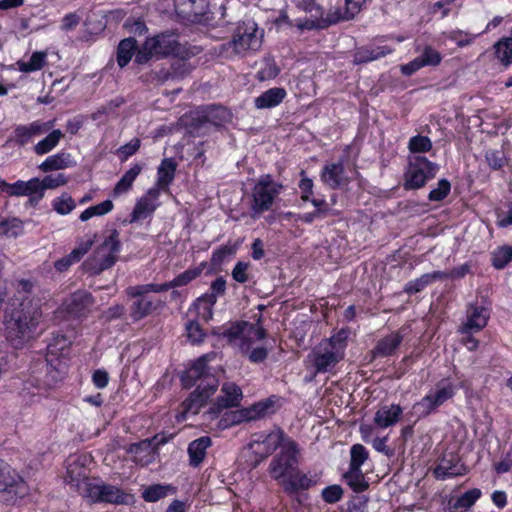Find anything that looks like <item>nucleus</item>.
Returning a JSON list of instances; mask_svg holds the SVG:
<instances>
[{
	"instance_id": "1",
	"label": "nucleus",
	"mask_w": 512,
	"mask_h": 512,
	"mask_svg": "<svg viewBox=\"0 0 512 512\" xmlns=\"http://www.w3.org/2000/svg\"><path fill=\"white\" fill-rule=\"evenodd\" d=\"M42 312L39 305L19 292L4 315V332L15 347L31 339L40 323Z\"/></svg>"
},
{
	"instance_id": "2",
	"label": "nucleus",
	"mask_w": 512,
	"mask_h": 512,
	"mask_svg": "<svg viewBox=\"0 0 512 512\" xmlns=\"http://www.w3.org/2000/svg\"><path fill=\"white\" fill-rule=\"evenodd\" d=\"M215 334L227 339L230 345L236 347L252 363H262L268 356V349L263 344L266 331L260 324V317L256 323H231L219 328Z\"/></svg>"
},
{
	"instance_id": "3",
	"label": "nucleus",
	"mask_w": 512,
	"mask_h": 512,
	"mask_svg": "<svg viewBox=\"0 0 512 512\" xmlns=\"http://www.w3.org/2000/svg\"><path fill=\"white\" fill-rule=\"evenodd\" d=\"M347 333L344 330L323 339L315 346L308 360L315 368V373L331 372L337 364L344 358L346 349Z\"/></svg>"
},
{
	"instance_id": "4",
	"label": "nucleus",
	"mask_w": 512,
	"mask_h": 512,
	"mask_svg": "<svg viewBox=\"0 0 512 512\" xmlns=\"http://www.w3.org/2000/svg\"><path fill=\"white\" fill-rule=\"evenodd\" d=\"M72 486H75L80 494L88 498L92 502H106L112 504H126L129 495L124 493L120 488L110 484L95 483L87 477L78 475L74 478L72 471H67Z\"/></svg>"
},
{
	"instance_id": "5",
	"label": "nucleus",
	"mask_w": 512,
	"mask_h": 512,
	"mask_svg": "<svg viewBox=\"0 0 512 512\" xmlns=\"http://www.w3.org/2000/svg\"><path fill=\"white\" fill-rule=\"evenodd\" d=\"M284 185L276 181L272 175H261L251 191L250 212L253 218L260 217L271 210L276 199L282 193Z\"/></svg>"
},
{
	"instance_id": "6",
	"label": "nucleus",
	"mask_w": 512,
	"mask_h": 512,
	"mask_svg": "<svg viewBox=\"0 0 512 512\" xmlns=\"http://www.w3.org/2000/svg\"><path fill=\"white\" fill-rule=\"evenodd\" d=\"M456 386L449 378L439 380L434 387L413 406L415 414L419 418L433 413L438 407L452 399L456 394Z\"/></svg>"
},
{
	"instance_id": "7",
	"label": "nucleus",
	"mask_w": 512,
	"mask_h": 512,
	"mask_svg": "<svg viewBox=\"0 0 512 512\" xmlns=\"http://www.w3.org/2000/svg\"><path fill=\"white\" fill-rule=\"evenodd\" d=\"M70 341L64 335H57L48 344L47 362V385H53L60 381L67 373V359L64 351L69 347Z\"/></svg>"
},
{
	"instance_id": "8",
	"label": "nucleus",
	"mask_w": 512,
	"mask_h": 512,
	"mask_svg": "<svg viewBox=\"0 0 512 512\" xmlns=\"http://www.w3.org/2000/svg\"><path fill=\"white\" fill-rule=\"evenodd\" d=\"M298 454V444L294 440H286L280 452L271 460L268 467L269 474L280 485L297 466Z\"/></svg>"
},
{
	"instance_id": "9",
	"label": "nucleus",
	"mask_w": 512,
	"mask_h": 512,
	"mask_svg": "<svg viewBox=\"0 0 512 512\" xmlns=\"http://www.w3.org/2000/svg\"><path fill=\"white\" fill-rule=\"evenodd\" d=\"M120 248L119 232L114 229L98 247L94 258L86 263L88 270L93 274H99L112 267L117 260V254L120 252Z\"/></svg>"
},
{
	"instance_id": "10",
	"label": "nucleus",
	"mask_w": 512,
	"mask_h": 512,
	"mask_svg": "<svg viewBox=\"0 0 512 512\" xmlns=\"http://www.w3.org/2000/svg\"><path fill=\"white\" fill-rule=\"evenodd\" d=\"M439 166L426 157L412 155L409 157V166L405 174L404 187L406 189H419L423 187L429 179L435 177Z\"/></svg>"
},
{
	"instance_id": "11",
	"label": "nucleus",
	"mask_w": 512,
	"mask_h": 512,
	"mask_svg": "<svg viewBox=\"0 0 512 512\" xmlns=\"http://www.w3.org/2000/svg\"><path fill=\"white\" fill-rule=\"evenodd\" d=\"M28 493V486L21 476L0 460V500L14 502Z\"/></svg>"
},
{
	"instance_id": "12",
	"label": "nucleus",
	"mask_w": 512,
	"mask_h": 512,
	"mask_svg": "<svg viewBox=\"0 0 512 512\" xmlns=\"http://www.w3.org/2000/svg\"><path fill=\"white\" fill-rule=\"evenodd\" d=\"M286 440L292 439L288 437L281 428L274 427L268 431L254 433L251 437L249 447L256 455L260 456L261 459H265L278 447L282 448Z\"/></svg>"
},
{
	"instance_id": "13",
	"label": "nucleus",
	"mask_w": 512,
	"mask_h": 512,
	"mask_svg": "<svg viewBox=\"0 0 512 512\" xmlns=\"http://www.w3.org/2000/svg\"><path fill=\"white\" fill-rule=\"evenodd\" d=\"M167 442L168 438L166 436L157 434L152 438L131 444L127 452L136 464L148 466L156 461L159 457V447Z\"/></svg>"
},
{
	"instance_id": "14",
	"label": "nucleus",
	"mask_w": 512,
	"mask_h": 512,
	"mask_svg": "<svg viewBox=\"0 0 512 512\" xmlns=\"http://www.w3.org/2000/svg\"><path fill=\"white\" fill-rule=\"evenodd\" d=\"M144 286H147V284L130 286L126 289L128 296L137 298L131 306V317L134 320L143 319L158 309L162 304L161 300L148 295L150 293H160L161 291H142L140 288Z\"/></svg>"
},
{
	"instance_id": "15",
	"label": "nucleus",
	"mask_w": 512,
	"mask_h": 512,
	"mask_svg": "<svg viewBox=\"0 0 512 512\" xmlns=\"http://www.w3.org/2000/svg\"><path fill=\"white\" fill-rule=\"evenodd\" d=\"M261 42L257 24L248 20L237 26L230 44L236 53L241 54L257 50L261 46Z\"/></svg>"
},
{
	"instance_id": "16",
	"label": "nucleus",
	"mask_w": 512,
	"mask_h": 512,
	"mask_svg": "<svg viewBox=\"0 0 512 512\" xmlns=\"http://www.w3.org/2000/svg\"><path fill=\"white\" fill-rule=\"evenodd\" d=\"M219 385V382L215 376H208L206 378V385L199 383L194 392L185 399L182 406L181 418L185 419L187 415H195L199 412L201 407L207 402V400L215 393Z\"/></svg>"
},
{
	"instance_id": "17",
	"label": "nucleus",
	"mask_w": 512,
	"mask_h": 512,
	"mask_svg": "<svg viewBox=\"0 0 512 512\" xmlns=\"http://www.w3.org/2000/svg\"><path fill=\"white\" fill-rule=\"evenodd\" d=\"M160 195L161 194L157 192V189L149 188L145 194L137 199L130 214V219L125 220L124 222L132 224L151 217L161 205L159 200Z\"/></svg>"
},
{
	"instance_id": "18",
	"label": "nucleus",
	"mask_w": 512,
	"mask_h": 512,
	"mask_svg": "<svg viewBox=\"0 0 512 512\" xmlns=\"http://www.w3.org/2000/svg\"><path fill=\"white\" fill-rule=\"evenodd\" d=\"M490 313L479 304H470L466 310V321L459 327V332L470 335L481 331L488 323Z\"/></svg>"
},
{
	"instance_id": "19",
	"label": "nucleus",
	"mask_w": 512,
	"mask_h": 512,
	"mask_svg": "<svg viewBox=\"0 0 512 512\" xmlns=\"http://www.w3.org/2000/svg\"><path fill=\"white\" fill-rule=\"evenodd\" d=\"M365 2L366 0H344L343 7H333L325 16L323 15L321 27L354 18L361 11Z\"/></svg>"
},
{
	"instance_id": "20",
	"label": "nucleus",
	"mask_w": 512,
	"mask_h": 512,
	"mask_svg": "<svg viewBox=\"0 0 512 512\" xmlns=\"http://www.w3.org/2000/svg\"><path fill=\"white\" fill-rule=\"evenodd\" d=\"M433 473L437 479L445 480L467 474L468 468L457 455L449 453L439 460Z\"/></svg>"
},
{
	"instance_id": "21",
	"label": "nucleus",
	"mask_w": 512,
	"mask_h": 512,
	"mask_svg": "<svg viewBox=\"0 0 512 512\" xmlns=\"http://www.w3.org/2000/svg\"><path fill=\"white\" fill-rule=\"evenodd\" d=\"M54 126V121L36 120L28 125H19L14 129L15 141L24 146L32 141L35 137L47 134Z\"/></svg>"
},
{
	"instance_id": "22",
	"label": "nucleus",
	"mask_w": 512,
	"mask_h": 512,
	"mask_svg": "<svg viewBox=\"0 0 512 512\" xmlns=\"http://www.w3.org/2000/svg\"><path fill=\"white\" fill-rule=\"evenodd\" d=\"M205 267V263H201L199 266L190 268L176 276L173 280L163 283V284H156V283H148L147 286H144L143 288H140L142 291H168L169 289L175 288V287H181L186 286L193 280H195L197 277H199L202 274V271Z\"/></svg>"
},
{
	"instance_id": "23",
	"label": "nucleus",
	"mask_w": 512,
	"mask_h": 512,
	"mask_svg": "<svg viewBox=\"0 0 512 512\" xmlns=\"http://www.w3.org/2000/svg\"><path fill=\"white\" fill-rule=\"evenodd\" d=\"M215 356V353H208L199 357L186 371V374L183 378L185 385L197 386L199 383L206 385V378L208 376H214L209 372L207 363L214 359Z\"/></svg>"
},
{
	"instance_id": "24",
	"label": "nucleus",
	"mask_w": 512,
	"mask_h": 512,
	"mask_svg": "<svg viewBox=\"0 0 512 512\" xmlns=\"http://www.w3.org/2000/svg\"><path fill=\"white\" fill-rule=\"evenodd\" d=\"M178 46L179 44L172 34H160L145 41V49L160 57L176 54Z\"/></svg>"
},
{
	"instance_id": "25",
	"label": "nucleus",
	"mask_w": 512,
	"mask_h": 512,
	"mask_svg": "<svg viewBox=\"0 0 512 512\" xmlns=\"http://www.w3.org/2000/svg\"><path fill=\"white\" fill-rule=\"evenodd\" d=\"M321 180L331 189L347 186L350 178L346 175L343 162L326 164L321 171Z\"/></svg>"
},
{
	"instance_id": "26",
	"label": "nucleus",
	"mask_w": 512,
	"mask_h": 512,
	"mask_svg": "<svg viewBox=\"0 0 512 512\" xmlns=\"http://www.w3.org/2000/svg\"><path fill=\"white\" fill-rule=\"evenodd\" d=\"M176 167L177 165L173 158L163 159L157 169L156 182L150 188L157 189V192L160 194L169 191V186L175 177Z\"/></svg>"
},
{
	"instance_id": "27",
	"label": "nucleus",
	"mask_w": 512,
	"mask_h": 512,
	"mask_svg": "<svg viewBox=\"0 0 512 512\" xmlns=\"http://www.w3.org/2000/svg\"><path fill=\"white\" fill-rule=\"evenodd\" d=\"M94 303L92 295L87 291H76L73 293L66 304L69 314L74 317L85 316Z\"/></svg>"
},
{
	"instance_id": "28",
	"label": "nucleus",
	"mask_w": 512,
	"mask_h": 512,
	"mask_svg": "<svg viewBox=\"0 0 512 512\" xmlns=\"http://www.w3.org/2000/svg\"><path fill=\"white\" fill-rule=\"evenodd\" d=\"M402 413L403 409L398 404L382 405L375 413L374 424L381 429L394 426Z\"/></svg>"
},
{
	"instance_id": "29",
	"label": "nucleus",
	"mask_w": 512,
	"mask_h": 512,
	"mask_svg": "<svg viewBox=\"0 0 512 512\" xmlns=\"http://www.w3.org/2000/svg\"><path fill=\"white\" fill-rule=\"evenodd\" d=\"M296 7L310 15V19L306 20L304 24L299 27L312 29L321 27V20H323V9L315 3V0H294Z\"/></svg>"
},
{
	"instance_id": "30",
	"label": "nucleus",
	"mask_w": 512,
	"mask_h": 512,
	"mask_svg": "<svg viewBox=\"0 0 512 512\" xmlns=\"http://www.w3.org/2000/svg\"><path fill=\"white\" fill-rule=\"evenodd\" d=\"M242 399L241 388L232 382L222 385L221 395L217 397L216 406L218 410L238 406Z\"/></svg>"
},
{
	"instance_id": "31",
	"label": "nucleus",
	"mask_w": 512,
	"mask_h": 512,
	"mask_svg": "<svg viewBox=\"0 0 512 512\" xmlns=\"http://www.w3.org/2000/svg\"><path fill=\"white\" fill-rule=\"evenodd\" d=\"M393 51L394 49L387 45L362 46L355 51L353 61L355 64L367 63L385 57Z\"/></svg>"
},
{
	"instance_id": "32",
	"label": "nucleus",
	"mask_w": 512,
	"mask_h": 512,
	"mask_svg": "<svg viewBox=\"0 0 512 512\" xmlns=\"http://www.w3.org/2000/svg\"><path fill=\"white\" fill-rule=\"evenodd\" d=\"M403 338L404 328H401L398 331L390 333L389 335L381 338L377 342L373 350L374 354L382 357L392 355L403 341Z\"/></svg>"
},
{
	"instance_id": "33",
	"label": "nucleus",
	"mask_w": 512,
	"mask_h": 512,
	"mask_svg": "<svg viewBox=\"0 0 512 512\" xmlns=\"http://www.w3.org/2000/svg\"><path fill=\"white\" fill-rule=\"evenodd\" d=\"M76 165L72 155L68 152L61 151L54 155L48 156L40 165L39 169L43 172L54 170H62Z\"/></svg>"
},
{
	"instance_id": "34",
	"label": "nucleus",
	"mask_w": 512,
	"mask_h": 512,
	"mask_svg": "<svg viewBox=\"0 0 512 512\" xmlns=\"http://www.w3.org/2000/svg\"><path fill=\"white\" fill-rule=\"evenodd\" d=\"M211 445L212 440L209 436H202L193 440L187 449L189 464L193 467H198L205 459L207 449Z\"/></svg>"
},
{
	"instance_id": "35",
	"label": "nucleus",
	"mask_w": 512,
	"mask_h": 512,
	"mask_svg": "<svg viewBox=\"0 0 512 512\" xmlns=\"http://www.w3.org/2000/svg\"><path fill=\"white\" fill-rule=\"evenodd\" d=\"M315 483L316 482L307 474L300 471H293L284 481H282L281 486L286 493L293 494L300 490H307Z\"/></svg>"
},
{
	"instance_id": "36",
	"label": "nucleus",
	"mask_w": 512,
	"mask_h": 512,
	"mask_svg": "<svg viewBox=\"0 0 512 512\" xmlns=\"http://www.w3.org/2000/svg\"><path fill=\"white\" fill-rule=\"evenodd\" d=\"M284 88L274 87L266 90L255 98L254 104L257 109H270L278 106L286 97Z\"/></svg>"
},
{
	"instance_id": "37",
	"label": "nucleus",
	"mask_w": 512,
	"mask_h": 512,
	"mask_svg": "<svg viewBox=\"0 0 512 512\" xmlns=\"http://www.w3.org/2000/svg\"><path fill=\"white\" fill-rule=\"evenodd\" d=\"M445 276V271H433L423 274L419 278L407 282L404 287V292L409 295L421 292L435 281L443 280Z\"/></svg>"
},
{
	"instance_id": "38",
	"label": "nucleus",
	"mask_w": 512,
	"mask_h": 512,
	"mask_svg": "<svg viewBox=\"0 0 512 512\" xmlns=\"http://www.w3.org/2000/svg\"><path fill=\"white\" fill-rule=\"evenodd\" d=\"M478 35L479 34H472L461 29H452L450 31H444L439 35L438 44L444 45L446 43V39H449L458 47L464 48L473 44Z\"/></svg>"
},
{
	"instance_id": "39",
	"label": "nucleus",
	"mask_w": 512,
	"mask_h": 512,
	"mask_svg": "<svg viewBox=\"0 0 512 512\" xmlns=\"http://www.w3.org/2000/svg\"><path fill=\"white\" fill-rule=\"evenodd\" d=\"M143 169V165L136 163L129 170L125 172V174L120 178V180L116 183L113 189V196L118 197L123 195L131 190L134 181L139 176Z\"/></svg>"
},
{
	"instance_id": "40",
	"label": "nucleus",
	"mask_w": 512,
	"mask_h": 512,
	"mask_svg": "<svg viewBox=\"0 0 512 512\" xmlns=\"http://www.w3.org/2000/svg\"><path fill=\"white\" fill-rule=\"evenodd\" d=\"M495 58L504 67L512 64V37H502L493 45Z\"/></svg>"
},
{
	"instance_id": "41",
	"label": "nucleus",
	"mask_w": 512,
	"mask_h": 512,
	"mask_svg": "<svg viewBox=\"0 0 512 512\" xmlns=\"http://www.w3.org/2000/svg\"><path fill=\"white\" fill-rule=\"evenodd\" d=\"M47 55L45 51H35L28 61L19 60L16 62V66L23 73L39 71L47 64Z\"/></svg>"
},
{
	"instance_id": "42",
	"label": "nucleus",
	"mask_w": 512,
	"mask_h": 512,
	"mask_svg": "<svg viewBox=\"0 0 512 512\" xmlns=\"http://www.w3.org/2000/svg\"><path fill=\"white\" fill-rule=\"evenodd\" d=\"M64 133L60 129L50 130L48 135L40 140L33 148L35 154L45 155L58 146Z\"/></svg>"
},
{
	"instance_id": "43",
	"label": "nucleus",
	"mask_w": 512,
	"mask_h": 512,
	"mask_svg": "<svg viewBox=\"0 0 512 512\" xmlns=\"http://www.w3.org/2000/svg\"><path fill=\"white\" fill-rule=\"evenodd\" d=\"M137 49V42L134 38L129 37L120 41L117 48V63L119 67H125L132 59Z\"/></svg>"
},
{
	"instance_id": "44",
	"label": "nucleus",
	"mask_w": 512,
	"mask_h": 512,
	"mask_svg": "<svg viewBox=\"0 0 512 512\" xmlns=\"http://www.w3.org/2000/svg\"><path fill=\"white\" fill-rule=\"evenodd\" d=\"M343 477L354 492H363L368 488V482L365 480L361 468L349 467Z\"/></svg>"
},
{
	"instance_id": "45",
	"label": "nucleus",
	"mask_w": 512,
	"mask_h": 512,
	"mask_svg": "<svg viewBox=\"0 0 512 512\" xmlns=\"http://www.w3.org/2000/svg\"><path fill=\"white\" fill-rule=\"evenodd\" d=\"M173 491L174 489L171 485L154 484L143 490L142 497L147 502H157Z\"/></svg>"
},
{
	"instance_id": "46",
	"label": "nucleus",
	"mask_w": 512,
	"mask_h": 512,
	"mask_svg": "<svg viewBox=\"0 0 512 512\" xmlns=\"http://www.w3.org/2000/svg\"><path fill=\"white\" fill-rule=\"evenodd\" d=\"M51 206L59 215H68L76 208V202L70 194L64 192L52 200Z\"/></svg>"
},
{
	"instance_id": "47",
	"label": "nucleus",
	"mask_w": 512,
	"mask_h": 512,
	"mask_svg": "<svg viewBox=\"0 0 512 512\" xmlns=\"http://www.w3.org/2000/svg\"><path fill=\"white\" fill-rule=\"evenodd\" d=\"M114 204L111 200H105L97 205L88 207L79 216L80 221L86 222L92 217L103 216L111 212Z\"/></svg>"
},
{
	"instance_id": "48",
	"label": "nucleus",
	"mask_w": 512,
	"mask_h": 512,
	"mask_svg": "<svg viewBox=\"0 0 512 512\" xmlns=\"http://www.w3.org/2000/svg\"><path fill=\"white\" fill-rule=\"evenodd\" d=\"M511 260V246H502L492 252V265L496 269H503Z\"/></svg>"
},
{
	"instance_id": "49",
	"label": "nucleus",
	"mask_w": 512,
	"mask_h": 512,
	"mask_svg": "<svg viewBox=\"0 0 512 512\" xmlns=\"http://www.w3.org/2000/svg\"><path fill=\"white\" fill-rule=\"evenodd\" d=\"M23 232V225L22 222L17 219L13 218L11 220H5L0 222V235L12 238L17 237Z\"/></svg>"
},
{
	"instance_id": "50",
	"label": "nucleus",
	"mask_w": 512,
	"mask_h": 512,
	"mask_svg": "<svg viewBox=\"0 0 512 512\" xmlns=\"http://www.w3.org/2000/svg\"><path fill=\"white\" fill-rule=\"evenodd\" d=\"M408 148L413 155L425 153L431 150L432 142L427 136L417 135L410 138Z\"/></svg>"
},
{
	"instance_id": "51",
	"label": "nucleus",
	"mask_w": 512,
	"mask_h": 512,
	"mask_svg": "<svg viewBox=\"0 0 512 512\" xmlns=\"http://www.w3.org/2000/svg\"><path fill=\"white\" fill-rule=\"evenodd\" d=\"M482 496V491L479 488H473L466 491L456 499L457 506L469 510Z\"/></svg>"
},
{
	"instance_id": "52",
	"label": "nucleus",
	"mask_w": 512,
	"mask_h": 512,
	"mask_svg": "<svg viewBox=\"0 0 512 512\" xmlns=\"http://www.w3.org/2000/svg\"><path fill=\"white\" fill-rule=\"evenodd\" d=\"M423 67L438 66L442 61V55L431 46H425L422 53L418 56Z\"/></svg>"
},
{
	"instance_id": "53",
	"label": "nucleus",
	"mask_w": 512,
	"mask_h": 512,
	"mask_svg": "<svg viewBox=\"0 0 512 512\" xmlns=\"http://www.w3.org/2000/svg\"><path fill=\"white\" fill-rule=\"evenodd\" d=\"M367 459L368 452L363 445L355 444L351 447L349 467L361 468Z\"/></svg>"
},
{
	"instance_id": "54",
	"label": "nucleus",
	"mask_w": 512,
	"mask_h": 512,
	"mask_svg": "<svg viewBox=\"0 0 512 512\" xmlns=\"http://www.w3.org/2000/svg\"><path fill=\"white\" fill-rule=\"evenodd\" d=\"M26 196H31L32 201H39L43 198V185L39 178H32L25 181Z\"/></svg>"
},
{
	"instance_id": "55",
	"label": "nucleus",
	"mask_w": 512,
	"mask_h": 512,
	"mask_svg": "<svg viewBox=\"0 0 512 512\" xmlns=\"http://www.w3.org/2000/svg\"><path fill=\"white\" fill-rule=\"evenodd\" d=\"M186 332L187 337L192 344H200L206 336L200 324L196 321H189L186 324Z\"/></svg>"
},
{
	"instance_id": "56",
	"label": "nucleus",
	"mask_w": 512,
	"mask_h": 512,
	"mask_svg": "<svg viewBox=\"0 0 512 512\" xmlns=\"http://www.w3.org/2000/svg\"><path fill=\"white\" fill-rule=\"evenodd\" d=\"M343 489L340 485L334 484L325 487L322 490L321 496L322 499L329 504H334L339 502L343 497Z\"/></svg>"
},
{
	"instance_id": "57",
	"label": "nucleus",
	"mask_w": 512,
	"mask_h": 512,
	"mask_svg": "<svg viewBox=\"0 0 512 512\" xmlns=\"http://www.w3.org/2000/svg\"><path fill=\"white\" fill-rule=\"evenodd\" d=\"M451 190V184L446 179H441L438 182L437 188L430 191L428 199L430 201H441L446 198Z\"/></svg>"
},
{
	"instance_id": "58",
	"label": "nucleus",
	"mask_w": 512,
	"mask_h": 512,
	"mask_svg": "<svg viewBox=\"0 0 512 512\" xmlns=\"http://www.w3.org/2000/svg\"><path fill=\"white\" fill-rule=\"evenodd\" d=\"M485 160L492 169L497 170L503 167L505 155L501 150L490 149L485 152Z\"/></svg>"
},
{
	"instance_id": "59",
	"label": "nucleus",
	"mask_w": 512,
	"mask_h": 512,
	"mask_svg": "<svg viewBox=\"0 0 512 512\" xmlns=\"http://www.w3.org/2000/svg\"><path fill=\"white\" fill-rule=\"evenodd\" d=\"M216 302L217 298L211 292H207L196 300L195 306L203 309L204 316L211 317L212 307Z\"/></svg>"
},
{
	"instance_id": "60",
	"label": "nucleus",
	"mask_w": 512,
	"mask_h": 512,
	"mask_svg": "<svg viewBox=\"0 0 512 512\" xmlns=\"http://www.w3.org/2000/svg\"><path fill=\"white\" fill-rule=\"evenodd\" d=\"M43 191L45 189H55L60 186H64L67 184L68 179L63 173L55 174V175H47L42 180Z\"/></svg>"
},
{
	"instance_id": "61",
	"label": "nucleus",
	"mask_w": 512,
	"mask_h": 512,
	"mask_svg": "<svg viewBox=\"0 0 512 512\" xmlns=\"http://www.w3.org/2000/svg\"><path fill=\"white\" fill-rule=\"evenodd\" d=\"M326 216V209H319L313 212L295 215L292 212L285 214L286 218H294L295 221H301L304 223H312L317 218H324Z\"/></svg>"
},
{
	"instance_id": "62",
	"label": "nucleus",
	"mask_w": 512,
	"mask_h": 512,
	"mask_svg": "<svg viewBox=\"0 0 512 512\" xmlns=\"http://www.w3.org/2000/svg\"><path fill=\"white\" fill-rule=\"evenodd\" d=\"M123 103L122 99H114L107 103L105 106L99 108L92 114L93 120H102L103 115L114 114L116 109Z\"/></svg>"
},
{
	"instance_id": "63",
	"label": "nucleus",
	"mask_w": 512,
	"mask_h": 512,
	"mask_svg": "<svg viewBox=\"0 0 512 512\" xmlns=\"http://www.w3.org/2000/svg\"><path fill=\"white\" fill-rule=\"evenodd\" d=\"M140 145H141L140 139L134 138L129 143L122 145L118 149V152L122 156V158L126 160L138 151V149L140 148Z\"/></svg>"
},
{
	"instance_id": "64",
	"label": "nucleus",
	"mask_w": 512,
	"mask_h": 512,
	"mask_svg": "<svg viewBox=\"0 0 512 512\" xmlns=\"http://www.w3.org/2000/svg\"><path fill=\"white\" fill-rule=\"evenodd\" d=\"M496 224L499 227L505 228L512 224V203L507 207V210L499 209L497 212Z\"/></svg>"
}]
</instances>
